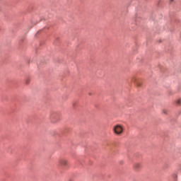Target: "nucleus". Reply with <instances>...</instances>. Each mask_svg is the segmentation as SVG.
I'll return each mask as SVG.
<instances>
[{"label":"nucleus","mask_w":181,"mask_h":181,"mask_svg":"<svg viewBox=\"0 0 181 181\" xmlns=\"http://www.w3.org/2000/svg\"><path fill=\"white\" fill-rule=\"evenodd\" d=\"M50 119L53 124H56L59 122V121L62 120V115L57 112L52 113L50 115Z\"/></svg>","instance_id":"obj_1"},{"label":"nucleus","mask_w":181,"mask_h":181,"mask_svg":"<svg viewBox=\"0 0 181 181\" xmlns=\"http://www.w3.org/2000/svg\"><path fill=\"white\" fill-rule=\"evenodd\" d=\"M112 131L115 135H122V132H124V127L122 125L117 124L113 127Z\"/></svg>","instance_id":"obj_2"},{"label":"nucleus","mask_w":181,"mask_h":181,"mask_svg":"<svg viewBox=\"0 0 181 181\" xmlns=\"http://www.w3.org/2000/svg\"><path fill=\"white\" fill-rule=\"evenodd\" d=\"M58 164L59 166H67L69 161L66 158H59L58 160Z\"/></svg>","instance_id":"obj_3"},{"label":"nucleus","mask_w":181,"mask_h":181,"mask_svg":"<svg viewBox=\"0 0 181 181\" xmlns=\"http://www.w3.org/2000/svg\"><path fill=\"white\" fill-rule=\"evenodd\" d=\"M134 169H135L136 170H138V169H139L141 168V163H136L133 165Z\"/></svg>","instance_id":"obj_4"},{"label":"nucleus","mask_w":181,"mask_h":181,"mask_svg":"<svg viewBox=\"0 0 181 181\" xmlns=\"http://www.w3.org/2000/svg\"><path fill=\"white\" fill-rule=\"evenodd\" d=\"M176 104H177V105H180V104H181V100H180V99H178V100L176 101Z\"/></svg>","instance_id":"obj_5"},{"label":"nucleus","mask_w":181,"mask_h":181,"mask_svg":"<svg viewBox=\"0 0 181 181\" xmlns=\"http://www.w3.org/2000/svg\"><path fill=\"white\" fill-rule=\"evenodd\" d=\"M29 83H30V79L28 78L25 80V83L26 84H29Z\"/></svg>","instance_id":"obj_6"},{"label":"nucleus","mask_w":181,"mask_h":181,"mask_svg":"<svg viewBox=\"0 0 181 181\" xmlns=\"http://www.w3.org/2000/svg\"><path fill=\"white\" fill-rule=\"evenodd\" d=\"M163 112H164V114H166V112L164 111Z\"/></svg>","instance_id":"obj_7"},{"label":"nucleus","mask_w":181,"mask_h":181,"mask_svg":"<svg viewBox=\"0 0 181 181\" xmlns=\"http://www.w3.org/2000/svg\"><path fill=\"white\" fill-rule=\"evenodd\" d=\"M132 81H135L134 80H133Z\"/></svg>","instance_id":"obj_8"}]
</instances>
